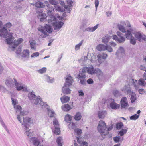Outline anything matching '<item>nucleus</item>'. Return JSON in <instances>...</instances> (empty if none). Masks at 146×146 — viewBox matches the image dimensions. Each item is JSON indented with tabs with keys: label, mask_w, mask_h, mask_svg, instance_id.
Wrapping results in <instances>:
<instances>
[{
	"label": "nucleus",
	"mask_w": 146,
	"mask_h": 146,
	"mask_svg": "<svg viewBox=\"0 0 146 146\" xmlns=\"http://www.w3.org/2000/svg\"><path fill=\"white\" fill-rule=\"evenodd\" d=\"M12 24L10 22L7 23L3 28L0 29V36L6 38V41L9 45V47L12 50H14L18 45L21 43L23 39L20 38L17 40H14L12 33L9 32L7 28L11 27Z\"/></svg>",
	"instance_id": "1"
},
{
	"label": "nucleus",
	"mask_w": 146,
	"mask_h": 146,
	"mask_svg": "<svg viewBox=\"0 0 146 146\" xmlns=\"http://www.w3.org/2000/svg\"><path fill=\"white\" fill-rule=\"evenodd\" d=\"M44 3L46 5V6H45V7L46 9V10L47 11V14L50 17V19H49L47 18L48 17H46V18H44L46 16V14L42 12H40L39 15L40 16H41V17L40 19V21L42 22L48 20V23H51L52 21V20H54L56 19V18L54 17L52 13L54 11V9L49 4L48 2V1H45Z\"/></svg>",
	"instance_id": "2"
},
{
	"label": "nucleus",
	"mask_w": 146,
	"mask_h": 146,
	"mask_svg": "<svg viewBox=\"0 0 146 146\" xmlns=\"http://www.w3.org/2000/svg\"><path fill=\"white\" fill-rule=\"evenodd\" d=\"M28 96L29 99L33 104L35 105L39 104L42 106V108L46 107L47 106H48L47 103L43 102L41 98L37 97L33 91L29 92Z\"/></svg>",
	"instance_id": "3"
},
{
	"label": "nucleus",
	"mask_w": 146,
	"mask_h": 146,
	"mask_svg": "<svg viewBox=\"0 0 146 146\" xmlns=\"http://www.w3.org/2000/svg\"><path fill=\"white\" fill-rule=\"evenodd\" d=\"M113 128V126L111 125L109 127H107L105 122L102 121H100L97 127L98 131L102 134V135L105 136L109 133V131H110Z\"/></svg>",
	"instance_id": "4"
},
{
	"label": "nucleus",
	"mask_w": 146,
	"mask_h": 146,
	"mask_svg": "<svg viewBox=\"0 0 146 146\" xmlns=\"http://www.w3.org/2000/svg\"><path fill=\"white\" fill-rule=\"evenodd\" d=\"M73 81L72 77L70 75L67 76L66 78V82L62 87V92L66 94H69L70 93L71 90L69 89L70 86L72 85Z\"/></svg>",
	"instance_id": "5"
},
{
	"label": "nucleus",
	"mask_w": 146,
	"mask_h": 146,
	"mask_svg": "<svg viewBox=\"0 0 146 146\" xmlns=\"http://www.w3.org/2000/svg\"><path fill=\"white\" fill-rule=\"evenodd\" d=\"M38 30L42 33L41 35L42 38H44L48 35L47 33H50L52 32L53 29L51 26L46 24L44 27L39 26Z\"/></svg>",
	"instance_id": "6"
},
{
	"label": "nucleus",
	"mask_w": 146,
	"mask_h": 146,
	"mask_svg": "<svg viewBox=\"0 0 146 146\" xmlns=\"http://www.w3.org/2000/svg\"><path fill=\"white\" fill-rule=\"evenodd\" d=\"M23 122L24 123L23 125L25 127L24 130L25 134H26L30 131H31L27 127V126H28L29 125L32 123V121H31V118L27 117L25 118H23Z\"/></svg>",
	"instance_id": "7"
},
{
	"label": "nucleus",
	"mask_w": 146,
	"mask_h": 146,
	"mask_svg": "<svg viewBox=\"0 0 146 146\" xmlns=\"http://www.w3.org/2000/svg\"><path fill=\"white\" fill-rule=\"evenodd\" d=\"M117 34L118 37L116 35H112V37L113 38L119 43H123L125 41V38L122 36V33L120 32L117 31Z\"/></svg>",
	"instance_id": "8"
},
{
	"label": "nucleus",
	"mask_w": 146,
	"mask_h": 146,
	"mask_svg": "<svg viewBox=\"0 0 146 146\" xmlns=\"http://www.w3.org/2000/svg\"><path fill=\"white\" fill-rule=\"evenodd\" d=\"M95 69L93 66H91L88 67H84L82 68L83 72H86L89 74L93 75L95 74Z\"/></svg>",
	"instance_id": "9"
},
{
	"label": "nucleus",
	"mask_w": 146,
	"mask_h": 146,
	"mask_svg": "<svg viewBox=\"0 0 146 146\" xmlns=\"http://www.w3.org/2000/svg\"><path fill=\"white\" fill-rule=\"evenodd\" d=\"M64 23L59 21H58L53 23V26L54 30L59 31L62 27Z\"/></svg>",
	"instance_id": "10"
},
{
	"label": "nucleus",
	"mask_w": 146,
	"mask_h": 146,
	"mask_svg": "<svg viewBox=\"0 0 146 146\" xmlns=\"http://www.w3.org/2000/svg\"><path fill=\"white\" fill-rule=\"evenodd\" d=\"M127 26L128 27V29L126 31L125 34V36L126 38L128 40H129L132 36V34L131 33V31H132L131 27L130 24L129 23L127 25Z\"/></svg>",
	"instance_id": "11"
},
{
	"label": "nucleus",
	"mask_w": 146,
	"mask_h": 146,
	"mask_svg": "<svg viewBox=\"0 0 146 146\" xmlns=\"http://www.w3.org/2000/svg\"><path fill=\"white\" fill-rule=\"evenodd\" d=\"M121 105L122 108H125L128 106L127 99L126 97H123L121 100Z\"/></svg>",
	"instance_id": "12"
},
{
	"label": "nucleus",
	"mask_w": 146,
	"mask_h": 146,
	"mask_svg": "<svg viewBox=\"0 0 146 146\" xmlns=\"http://www.w3.org/2000/svg\"><path fill=\"white\" fill-rule=\"evenodd\" d=\"M14 80L15 81V84L16 87V90L17 91H19L22 89H23V91H24L25 89H26V88L24 87L23 85L17 82V81L15 79H14Z\"/></svg>",
	"instance_id": "13"
},
{
	"label": "nucleus",
	"mask_w": 146,
	"mask_h": 146,
	"mask_svg": "<svg viewBox=\"0 0 146 146\" xmlns=\"http://www.w3.org/2000/svg\"><path fill=\"white\" fill-rule=\"evenodd\" d=\"M15 81H14L11 78H8L6 81L5 84L6 86L9 87H12L13 86Z\"/></svg>",
	"instance_id": "14"
},
{
	"label": "nucleus",
	"mask_w": 146,
	"mask_h": 146,
	"mask_svg": "<svg viewBox=\"0 0 146 146\" xmlns=\"http://www.w3.org/2000/svg\"><path fill=\"white\" fill-rule=\"evenodd\" d=\"M29 56V51L28 49L24 50L22 52V57L28 59Z\"/></svg>",
	"instance_id": "15"
},
{
	"label": "nucleus",
	"mask_w": 146,
	"mask_h": 146,
	"mask_svg": "<svg viewBox=\"0 0 146 146\" xmlns=\"http://www.w3.org/2000/svg\"><path fill=\"white\" fill-rule=\"evenodd\" d=\"M107 113V112L106 111H100L98 112V117L100 119H103L104 118Z\"/></svg>",
	"instance_id": "16"
},
{
	"label": "nucleus",
	"mask_w": 146,
	"mask_h": 146,
	"mask_svg": "<svg viewBox=\"0 0 146 146\" xmlns=\"http://www.w3.org/2000/svg\"><path fill=\"white\" fill-rule=\"evenodd\" d=\"M99 24H97L93 27H88L85 29V31L88 32H93L98 27Z\"/></svg>",
	"instance_id": "17"
},
{
	"label": "nucleus",
	"mask_w": 146,
	"mask_h": 146,
	"mask_svg": "<svg viewBox=\"0 0 146 146\" xmlns=\"http://www.w3.org/2000/svg\"><path fill=\"white\" fill-rule=\"evenodd\" d=\"M44 78L46 81L50 83L53 82L54 81V79L52 77H50L47 75H45L44 76Z\"/></svg>",
	"instance_id": "18"
},
{
	"label": "nucleus",
	"mask_w": 146,
	"mask_h": 146,
	"mask_svg": "<svg viewBox=\"0 0 146 146\" xmlns=\"http://www.w3.org/2000/svg\"><path fill=\"white\" fill-rule=\"evenodd\" d=\"M106 46L102 44H100L96 47V49L99 51H104L105 50Z\"/></svg>",
	"instance_id": "19"
},
{
	"label": "nucleus",
	"mask_w": 146,
	"mask_h": 146,
	"mask_svg": "<svg viewBox=\"0 0 146 146\" xmlns=\"http://www.w3.org/2000/svg\"><path fill=\"white\" fill-rule=\"evenodd\" d=\"M110 107L113 110H116L118 109L119 105L115 102H111L110 104Z\"/></svg>",
	"instance_id": "20"
},
{
	"label": "nucleus",
	"mask_w": 146,
	"mask_h": 146,
	"mask_svg": "<svg viewBox=\"0 0 146 146\" xmlns=\"http://www.w3.org/2000/svg\"><path fill=\"white\" fill-rule=\"evenodd\" d=\"M49 2L52 5H55V6H54L55 7V9L58 10V11H60V8L59 6L56 5V2L55 0H49Z\"/></svg>",
	"instance_id": "21"
},
{
	"label": "nucleus",
	"mask_w": 146,
	"mask_h": 146,
	"mask_svg": "<svg viewBox=\"0 0 146 146\" xmlns=\"http://www.w3.org/2000/svg\"><path fill=\"white\" fill-rule=\"evenodd\" d=\"M110 36L109 35L106 36L104 37L103 38L102 40V42L106 44L108 43L110 39Z\"/></svg>",
	"instance_id": "22"
},
{
	"label": "nucleus",
	"mask_w": 146,
	"mask_h": 146,
	"mask_svg": "<svg viewBox=\"0 0 146 146\" xmlns=\"http://www.w3.org/2000/svg\"><path fill=\"white\" fill-rule=\"evenodd\" d=\"M63 110L65 111H67L70 110L71 108V106L68 104H65L61 107Z\"/></svg>",
	"instance_id": "23"
},
{
	"label": "nucleus",
	"mask_w": 146,
	"mask_h": 146,
	"mask_svg": "<svg viewBox=\"0 0 146 146\" xmlns=\"http://www.w3.org/2000/svg\"><path fill=\"white\" fill-rule=\"evenodd\" d=\"M129 82L132 83L136 89H138V85L137 80H134L133 79L131 78L129 80Z\"/></svg>",
	"instance_id": "24"
},
{
	"label": "nucleus",
	"mask_w": 146,
	"mask_h": 146,
	"mask_svg": "<svg viewBox=\"0 0 146 146\" xmlns=\"http://www.w3.org/2000/svg\"><path fill=\"white\" fill-rule=\"evenodd\" d=\"M61 101L63 103L67 102L70 100L69 97L68 96H64L60 98Z\"/></svg>",
	"instance_id": "25"
},
{
	"label": "nucleus",
	"mask_w": 146,
	"mask_h": 146,
	"mask_svg": "<svg viewBox=\"0 0 146 146\" xmlns=\"http://www.w3.org/2000/svg\"><path fill=\"white\" fill-rule=\"evenodd\" d=\"M31 4L33 5H35L36 7H45V5L43 4V3L40 1H37L35 3V4L31 3Z\"/></svg>",
	"instance_id": "26"
},
{
	"label": "nucleus",
	"mask_w": 146,
	"mask_h": 146,
	"mask_svg": "<svg viewBox=\"0 0 146 146\" xmlns=\"http://www.w3.org/2000/svg\"><path fill=\"white\" fill-rule=\"evenodd\" d=\"M119 30L122 33H125L126 29L124 26L122 25L121 24H119L117 27Z\"/></svg>",
	"instance_id": "27"
},
{
	"label": "nucleus",
	"mask_w": 146,
	"mask_h": 146,
	"mask_svg": "<svg viewBox=\"0 0 146 146\" xmlns=\"http://www.w3.org/2000/svg\"><path fill=\"white\" fill-rule=\"evenodd\" d=\"M14 107L17 113H20L21 111L22 108L21 106L19 105H14Z\"/></svg>",
	"instance_id": "28"
},
{
	"label": "nucleus",
	"mask_w": 146,
	"mask_h": 146,
	"mask_svg": "<svg viewBox=\"0 0 146 146\" xmlns=\"http://www.w3.org/2000/svg\"><path fill=\"white\" fill-rule=\"evenodd\" d=\"M123 139V137H121L120 136L116 137L113 138V139L115 143H117L119 141L121 142Z\"/></svg>",
	"instance_id": "29"
},
{
	"label": "nucleus",
	"mask_w": 146,
	"mask_h": 146,
	"mask_svg": "<svg viewBox=\"0 0 146 146\" xmlns=\"http://www.w3.org/2000/svg\"><path fill=\"white\" fill-rule=\"evenodd\" d=\"M47 110L48 116L51 117H53L55 114L53 110H50L48 107L47 108Z\"/></svg>",
	"instance_id": "30"
},
{
	"label": "nucleus",
	"mask_w": 146,
	"mask_h": 146,
	"mask_svg": "<svg viewBox=\"0 0 146 146\" xmlns=\"http://www.w3.org/2000/svg\"><path fill=\"white\" fill-rule=\"evenodd\" d=\"M122 90L124 92H127L129 94L131 92V89L129 87V86L128 85H125Z\"/></svg>",
	"instance_id": "31"
},
{
	"label": "nucleus",
	"mask_w": 146,
	"mask_h": 146,
	"mask_svg": "<svg viewBox=\"0 0 146 146\" xmlns=\"http://www.w3.org/2000/svg\"><path fill=\"white\" fill-rule=\"evenodd\" d=\"M86 72H83L82 70V71H80L79 74L78 75V77L79 79L81 78H85V73Z\"/></svg>",
	"instance_id": "32"
},
{
	"label": "nucleus",
	"mask_w": 146,
	"mask_h": 146,
	"mask_svg": "<svg viewBox=\"0 0 146 146\" xmlns=\"http://www.w3.org/2000/svg\"><path fill=\"white\" fill-rule=\"evenodd\" d=\"M56 142L58 146H62V144L63 143V139L61 137H59L57 138Z\"/></svg>",
	"instance_id": "33"
},
{
	"label": "nucleus",
	"mask_w": 146,
	"mask_h": 146,
	"mask_svg": "<svg viewBox=\"0 0 146 146\" xmlns=\"http://www.w3.org/2000/svg\"><path fill=\"white\" fill-rule=\"evenodd\" d=\"M72 120L71 116L68 114L66 115L65 117V121L66 122L70 123Z\"/></svg>",
	"instance_id": "34"
},
{
	"label": "nucleus",
	"mask_w": 146,
	"mask_h": 146,
	"mask_svg": "<svg viewBox=\"0 0 146 146\" xmlns=\"http://www.w3.org/2000/svg\"><path fill=\"white\" fill-rule=\"evenodd\" d=\"M138 84L139 85L143 86H145L146 85V82H145L144 80L142 78L139 80Z\"/></svg>",
	"instance_id": "35"
},
{
	"label": "nucleus",
	"mask_w": 146,
	"mask_h": 146,
	"mask_svg": "<svg viewBox=\"0 0 146 146\" xmlns=\"http://www.w3.org/2000/svg\"><path fill=\"white\" fill-rule=\"evenodd\" d=\"M128 129H122L119 132V134L121 136H123L125 134H126L127 131Z\"/></svg>",
	"instance_id": "36"
},
{
	"label": "nucleus",
	"mask_w": 146,
	"mask_h": 146,
	"mask_svg": "<svg viewBox=\"0 0 146 146\" xmlns=\"http://www.w3.org/2000/svg\"><path fill=\"white\" fill-rule=\"evenodd\" d=\"M82 116L80 112L77 113L75 115L74 119L76 120H79L81 119Z\"/></svg>",
	"instance_id": "37"
},
{
	"label": "nucleus",
	"mask_w": 146,
	"mask_h": 146,
	"mask_svg": "<svg viewBox=\"0 0 146 146\" xmlns=\"http://www.w3.org/2000/svg\"><path fill=\"white\" fill-rule=\"evenodd\" d=\"M77 141L78 143L80 144V146H87L88 143L86 142H82L81 143L78 137H77Z\"/></svg>",
	"instance_id": "38"
},
{
	"label": "nucleus",
	"mask_w": 146,
	"mask_h": 146,
	"mask_svg": "<svg viewBox=\"0 0 146 146\" xmlns=\"http://www.w3.org/2000/svg\"><path fill=\"white\" fill-rule=\"evenodd\" d=\"M83 42V41L82 40L81 41L79 44L76 45L75 48V50H78L80 49V46L82 45Z\"/></svg>",
	"instance_id": "39"
},
{
	"label": "nucleus",
	"mask_w": 146,
	"mask_h": 146,
	"mask_svg": "<svg viewBox=\"0 0 146 146\" xmlns=\"http://www.w3.org/2000/svg\"><path fill=\"white\" fill-rule=\"evenodd\" d=\"M30 46L31 48L35 50L36 48L35 47V43L34 41L30 40L29 41Z\"/></svg>",
	"instance_id": "40"
},
{
	"label": "nucleus",
	"mask_w": 146,
	"mask_h": 146,
	"mask_svg": "<svg viewBox=\"0 0 146 146\" xmlns=\"http://www.w3.org/2000/svg\"><path fill=\"white\" fill-rule=\"evenodd\" d=\"M98 57H101L102 59H106L108 57V55L104 53H102L98 55Z\"/></svg>",
	"instance_id": "41"
},
{
	"label": "nucleus",
	"mask_w": 146,
	"mask_h": 146,
	"mask_svg": "<svg viewBox=\"0 0 146 146\" xmlns=\"http://www.w3.org/2000/svg\"><path fill=\"white\" fill-rule=\"evenodd\" d=\"M106 47L105 50H107L108 52H111L113 51V49L110 46L107 45L106 46Z\"/></svg>",
	"instance_id": "42"
},
{
	"label": "nucleus",
	"mask_w": 146,
	"mask_h": 146,
	"mask_svg": "<svg viewBox=\"0 0 146 146\" xmlns=\"http://www.w3.org/2000/svg\"><path fill=\"white\" fill-rule=\"evenodd\" d=\"M136 99V96L135 94H133L131 95L130 100L131 103H133L134 102Z\"/></svg>",
	"instance_id": "43"
},
{
	"label": "nucleus",
	"mask_w": 146,
	"mask_h": 146,
	"mask_svg": "<svg viewBox=\"0 0 146 146\" xmlns=\"http://www.w3.org/2000/svg\"><path fill=\"white\" fill-rule=\"evenodd\" d=\"M130 40V43L133 44V45H135L136 44V39L133 37H131L129 39Z\"/></svg>",
	"instance_id": "44"
},
{
	"label": "nucleus",
	"mask_w": 146,
	"mask_h": 146,
	"mask_svg": "<svg viewBox=\"0 0 146 146\" xmlns=\"http://www.w3.org/2000/svg\"><path fill=\"white\" fill-rule=\"evenodd\" d=\"M123 127V124L122 122L118 123H117L116 127L117 129H119Z\"/></svg>",
	"instance_id": "45"
},
{
	"label": "nucleus",
	"mask_w": 146,
	"mask_h": 146,
	"mask_svg": "<svg viewBox=\"0 0 146 146\" xmlns=\"http://www.w3.org/2000/svg\"><path fill=\"white\" fill-rule=\"evenodd\" d=\"M76 127V125L73 123H72L71 122L70 123V124L68 126V127L69 129H76L75 128Z\"/></svg>",
	"instance_id": "46"
},
{
	"label": "nucleus",
	"mask_w": 146,
	"mask_h": 146,
	"mask_svg": "<svg viewBox=\"0 0 146 146\" xmlns=\"http://www.w3.org/2000/svg\"><path fill=\"white\" fill-rule=\"evenodd\" d=\"M75 133H76L78 135H80L82 133V130L78 128H76L74 129Z\"/></svg>",
	"instance_id": "47"
},
{
	"label": "nucleus",
	"mask_w": 146,
	"mask_h": 146,
	"mask_svg": "<svg viewBox=\"0 0 146 146\" xmlns=\"http://www.w3.org/2000/svg\"><path fill=\"white\" fill-rule=\"evenodd\" d=\"M46 68L43 67L42 68L38 70V72L40 74H42L46 72Z\"/></svg>",
	"instance_id": "48"
},
{
	"label": "nucleus",
	"mask_w": 146,
	"mask_h": 146,
	"mask_svg": "<svg viewBox=\"0 0 146 146\" xmlns=\"http://www.w3.org/2000/svg\"><path fill=\"white\" fill-rule=\"evenodd\" d=\"M39 55V53L38 52H37L33 53L31 56V57L32 58H34L35 57H38Z\"/></svg>",
	"instance_id": "49"
},
{
	"label": "nucleus",
	"mask_w": 146,
	"mask_h": 146,
	"mask_svg": "<svg viewBox=\"0 0 146 146\" xmlns=\"http://www.w3.org/2000/svg\"><path fill=\"white\" fill-rule=\"evenodd\" d=\"M139 115H137V114H135L134 115L131 116L130 119L131 120H135L139 117Z\"/></svg>",
	"instance_id": "50"
},
{
	"label": "nucleus",
	"mask_w": 146,
	"mask_h": 146,
	"mask_svg": "<svg viewBox=\"0 0 146 146\" xmlns=\"http://www.w3.org/2000/svg\"><path fill=\"white\" fill-rule=\"evenodd\" d=\"M23 118L22 115H18L17 117V119L20 122L22 125L24 124L23 122H22V119Z\"/></svg>",
	"instance_id": "51"
},
{
	"label": "nucleus",
	"mask_w": 146,
	"mask_h": 146,
	"mask_svg": "<svg viewBox=\"0 0 146 146\" xmlns=\"http://www.w3.org/2000/svg\"><path fill=\"white\" fill-rule=\"evenodd\" d=\"M97 57L98 59L97 60V65L98 66H99L100 65V64L102 62V59L101 58V57H98V55Z\"/></svg>",
	"instance_id": "52"
},
{
	"label": "nucleus",
	"mask_w": 146,
	"mask_h": 146,
	"mask_svg": "<svg viewBox=\"0 0 146 146\" xmlns=\"http://www.w3.org/2000/svg\"><path fill=\"white\" fill-rule=\"evenodd\" d=\"M60 133V130L58 127H55V130L54 133L57 135H58Z\"/></svg>",
	"instance_id": "53"
},
{
	"label": "nucleus",
	"mask_w": 146,
	"mask_h": 146,
	"mask_svg": "<svg viewBox=\"0 0 146 146\" xmlns=\"http://www.w3.org/2000/svg\"><path fill=\"white\" fill-rule=\"evenodd\" d=\"M95 71V74H96L97 75H101L102 74V72L101 70L99 69H96Z\"/></svg>",
	"instance_id": "54"
},
{
	"label": "nucleus",
	"mask_w": 146,
	"mask_h": 146,
	"mask_svg": "<svg viewBox=\"0 0 146 146\" xmlns=\"http://www.w3.org/2000/svg\"><path fill=\"white\" fill-rule=\"evenodd\" d=\"M53 123L55 127L59 126V123L57 120L56 118L54 119L53 121Z\"/></svg>",
	"instance_id": "55"
},
{
	"label": "nucleus",
	"mask_w": 146,
	"mask_h": 146,
	"mask_svg": "<svg viewBox=\"0 0 146 146\" xmlns=\"http://www.w3.org/2000/svg\"><path fill=\"white\" fill-rule=\"evenodd\" d=\"M124 52L123 48L122 47H120L118 51L116 53V54H119L120 53H122Z\"/></svg>",
	"instance_id": "56"
},
{
	"label": "nucleus",
	"mask_w": 146,
	"mask_h": 146,
	"mask_svg": "<svg viewBox=\"0 0 146 146\" xmlns=\"http://www.w3.org/2000/svg\"><path fill=\"white\" fill-rule=\"evenodd\" d=\"M113 94L115 97H117L120 95V93L119 91L117 90H115L113 91Z\"/></svg>",
	"instance_id": "57"
},
{
	"label": "nucleus",
	"mask_w": 146,
	"mask_h": 146,
	"mask_svg": "<svg viewBox=\"0 0 146 146\" xmlns=\"http://www.w3.org/2000/svg\"><path fill=\"white\" fill-rule=\"evenodd\" d=\"M71 7H70L69 5H65L64 6V8L66 9L67 10V12L68 13H70V12L71 11L72 9V8H71Z\"/></svg>",
	"instance_id": "58"
},
{
	"label": "nucleus",
	"mask_w": 146,
	"mask_h": 146,
	"mask_svg": "<svg viewBox=\"0 0 146 146\" xmlns=\"http://www.w3.org/2000/svg\"><path fill=\"white\" fill-rule=\"evenodd\" d=\"M0 90L3 92H5L7 91V89L4 86L1 85H0Z\"/></svg>",
	"instance_id": "59"
},
{
	"label": "nucleus",
	"mask_w": 146,
	"mask_h": 146,
	"mask_svg": "<svg viewBox=\"0 0 146 146\" xmlns=\"http://www.w3.org/2000/svg\"><path fill=\"white\" fill-rule=\"evenodd\" d=\"M80 80V83L82 85H84L86 83L85 78L79 79Z\"/></svg>",
	"instance_id": "60"
},
{
	"label": "nucleus",
	"mask_w": 146,
	"mask_h": 146,
	"mask_svg": "<svg viewBox=\"0 0 146 146\" xmlns=\"http://www.w3.org/2000/svg\"><path fill=\"white\" fill-rule=\"evenodd\" d=\"M11 100L12 104L14 105H14H17V104H18L17 101L12 98H11Z\"/></svg>",
	"instance_id": "61"
},
{
	"label": "nucleus",
	"mask_w": 146,
	"mask_h": 146,
	"mask_svg": "<svg viewBox=\"0 0 146 146\" xmlns=\"http://www.w3.org/2000/svg\"><path fill=\"white\" fill-rule=\"evenodd\" d=\"M28 137L30 139H31L32 138V137L33 136V133L32 131H30V132H29L28 133L26 134Z\"/></svg>",
	"instance_id": "62"
},
{
	"label": "nucleus",
	"mask_w": 146,
	"mask_h": 146,
	"mask_svg": "<svg viewBox=\"0 0 146 146\" xmlns=\"http://www.w3.org/2000/svg\"><path fill=\"white\" fill-rule=\"evenodd\" d=\"M95 4L96 7V11L97 7L99 5V1L98 0H95Z\"/></svg>",
	"instance_id": "63"
},
{
	"label": "nucleus",
	"mask_w": 146,
	"mask_h": 146,
	"mask_svg": "<svg viewBox=\"0 0 146 146\" xmlns=\"http://www.w3.org/2000/svg\"><path fill=\"white\" fill-rule=\"evenodd\" d=\"M67 3L69 5L70 7H71L73 3L72 1L71 0H67Z\"/></svg>",
	"instance_id": "64"
}]
</instances>
